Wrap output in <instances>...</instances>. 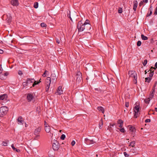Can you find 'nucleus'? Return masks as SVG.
I'll return each instance as SVG.
<instances>
[{
    "mask_svg": "<svg viewBox=\"0 0 157 157\" xmlns=\"http://www.w3.org/2000/svg\"><path fill=\"white\" fill-rule=\"evenodd\" d=\"M8 108L6 106H3L0 108V117H3L7 113Z\"/></svg>",
    "mask_w": 157,
    "mask_h": 157,
    "instance_id": "1",
    "label": "nucleus"
},
{
    "mask_svg": "<svg viewBox=\"0 0 157 157\" xmlns=\"http://www.w3.org/2000/svg\"><path fill=\"white\" fill-rule=\"evenodd\" d=\"M51 82V78L49 77H47L45 80V84L46 85L45 91L46 92H48Z\"/></svg>",
    "mask_w": 157,
    "mask_h": 157,
    "instance_id": "2",
    "label": "nucleus"
},
{
    "mask_svg": "<svg viewBox=\"0 0 157 157\" xmlns=\"http://www.w3.org/2000/svg\"><path fill=\"white\" fill-rule=\"evenodd\" d=\"M77 28L79 32H82L85 30V25L82 24L81 21L78 22Z\"/></svg>",
    "mask_w": 157,
    "mask_h": 157,
    "instance_id": "3",
    "label": "nucleus"
},
{
    "mask_svg": "<svg viewBox=\"0 0 157 157\" xmlns=\"http://www.w3.org/2000/svg\"><path fill=\"white\" fill-rule=\"evenodd\" d=\"M128 74L130 76L134 78L135 81H134L135 82V83H136L137 78V74L134 71H129L128 72Z\"/></svg>",
    "mask_w": 157,
    "mask_h": 157,
    "instance_id": "4",
    "label": "nucleus"
},
{
    "mask_svg": "<svg viewBox=\"0 0 157 157\" xmlns=\"http://www.w3.org/2000/svg\"><path fill=\"white\" fill-rule=\"evenodd\" d=\"M52 147L53 149L55 150H57L59 148V143L56 140H53L52 141Z\"/></svg>",
    "mask_w": 157,
    "mask_h": 157,
    "instance_id": "5",
    "label": "nucleus"
},
{
    "mask_svg": "<svg viewBox=\"0 0 157 157\" xmlns=\"http://www.w3.org/2000/svg\"><path fill=\"white\" fill-rule=\"evenodd\" d=\"M75 78H76L77 82H81L82 79L81 73L79 71L75 75Z\"/></svg>",
    "mask_w": 157,
    "mask_h": 157,
    "instance_id": "6",
    "label": "nucleus"
},
{
    "mask_svg": "<svg viewBox=\"0 0 157 157\" xmlns=\"http://www.w3.org/2000/svg\"><path fill=\"white\" fill-rule=\"evenodd\" d=\"M140 107L139 105H136L134 109V117L136 118L137 117L138 113L139 111Z\"/></svg>",
    "mask_w": 157,
    "mask_h": 157,
    "instance_id": "7",
    "label": "nucleus"
},
{
    "mask_svg": "<svg viewBox=\"0 0 157 157\" xmlns=\"http://www.w3.org/2000/svg\"><path fill=\"white\" fill-rule=\"evenodd\" d=\"M85 142L87 144H90L96 143L94 140H90L87 138L85 139Z\"/></svg>",
    "mask_w": 157,
    "mask_h": 157,
    "instance_id": "8",
    "label": "nucleus"
},
{
    "mask_svg": "<svg viewBox=\"0 0 157 157\" xmlns=\"http://www.w3.org/2000/svg\"><path fill=\"white\" fill-rule=\"evenodd\" d=\"M17 123L19 124H23L24 121L22 117L20 116L17 119Z\"/></svg>",
    "mask_w": 157,
    "mask_h": 157,
    "instance_id": "9",
    "label": "nucleus"
},
{
    "mask_svg": "<svg viewBox=\"0 0 157 157\" xmlns=\"http://www.w3.org/2000/svg\"><path fill=\"white\" fill-rule=\"evenodd\" d=\"M26 80L28 85L33 83H34L35 82V80L33 78H28Z\"/></svg>",
    "mask_w": 157,
    "mask_h": 157,
    "instance_id": "10",
    "label": "nucleus"
},
{
    "mask_svg": "<svg viewBox=\"0 0 157 157\" xmlns=\"http://www.w3.org/2000/svg\"><path fill=\"white\" fill-rule=\"evenodd\" d=\"M41 130V127H39L36 128L34 131V135L39 134V133Z\"/></svg>",
    "mask_w": 157,
    "mask_h": 157,
    "instance_id": "11",
    "label": "nucleus"
},
{
    "mask_svg": "<svg viewBox=\"0 0 157 157\" xmlns=\"http://www.w3.org/2000/svg\"><path fill=\"white\" fill-rule=\"evenodd\" d=\"M57 93L59 95H60L63 94V91L62 90V86H61L58 87L57 92L56 93V94Z\"/></svg>",
    "mask_w": 157,
    "mask_h": 157,
    "instance_id": "12",
    "label": "nucleus"
},
{
    "mask_svg": "<svg viewBox=\"0 0 157 157\" xmlns=\"http://www.w3.org/2000/svg\"><path fill=\"white\" fill-rule=\"evenodd\" d=\"M85 25V30L87 31L90 30L91 28V25L90 24H87V25Z\"/></svg>",
    "mask_w": 157,
    "mask_h": 157,
    "instance_id": "13",
    "label": "nucleus"
},
{
    "mask_svg": "<svg viewBox=\"0 0 157 157\" xmlns=\"http://www.w3.org/2000/svg\"><path fill=\"white\" fill-rule=\"evenodd\" d=\"M133 10L134 11H136V9L137 6L138 2L136 0L134 1L133 2Z\"/></svg>",
    "mask_w": 157,
    "mask_h": 157,
    "instance_id": "14",
    "label": "nucleus"
},
{
    "mask_svg": "<svg viewBox=\"0 0 157 157\" xmlns=\"http://www.w3.org/2000/svg\"><path fill=\"white\" fill-rule=\"evenodd\" d=\"M7 96L6 94H4L0 95V100H6V99Z\"/></svg>",
    "mask_w": 157,
    "mask_h": 157,
    "instance_id": "15",
    "label": "nucleus"
},
{
    "mask_svg": "<svg viewBox=\"0 0 157 157\" xmlns=\"http://www.w3.org/2000/svg\"><path fill=\"white\" fill-rule=\"evenodd\" d=\"M11 4L13 6H17L18 5V0H12Z\"/></svg>",
    "mask_w": 157,
    "mask_h": 157,
    "instance_id": "16",
    "label": "nucleus"
},
{
    "mask_svg": "<svg viewBox=\"0 0 157 157\" xmlns=\"http://www.w3.org/2000/svg\"><path fill=\"white\" fill-rule=\"evenodd\" d=\"M6 20L8 23H10L12 21V17L10 14L9 13L7 15V18Z\"/></svg>",
    "mask_w": 157,
    "mask_h": 157,
    "instance_id": "17",
    "label": "nucleus"
},
{
    "mask_svg": "<svg viewBox=\"0 0 157 157\" xmlns=\"http://www.w3.org/2000/svg\"><path fill=\"white\" fill-rule=\"evenodd\" d=\"M117 124H120L119 125V127L120 128H121L123 127V121L121 119L119 120L118 121H117Z\"/></svg>",
    "mask_w": 157,
    "mask_h": 157,
    "instance_id": "18",
    "label": "nucleus"
},
{
    "mask_svg": "<svg viewBox=\"0 0 157 157\" xmlns=\"http://www.w3.org/2000/svg\"><path fill=\"white\" fill-rule=\"evenodd\" d=\"M27 98L29 101H30L33 99V96L32 94H28Z\"/></svg>",
    "mask_w": 157,
    "mask_h": 157,
    "instance_id": "19",
    "label": "nucleus"
},
{
    "mask_svg": "<svg viewBox=\"0 0 157 157\" xmlns=\"http://www.w3.org/2000/svg\"><path fill=\"white\" fill-rule=\"evenodd\" d=\"M149 71H150V72L149 73V77L150 78H151V77L153 76L154 74V71L153 70H152L150 69L149 70H148V71H147L148 72H149Z\"/></svg>",
    "mask_w": 157,
    "mask_h": 157,
    "instance_id": "20",
    "label": "nucleus"
},
{
    "mask_svg": "<svg viewBox=\"0 0 157 157\" xmlns=\"http://www.w3.org/2000/svg\"><path fill=\"white\" fill-rule=\"evenodd\" d=\"M45 129L47 132H49L50 131V128L48 125H45Z\"/></svg>",
    "mask_w": 157,
    "mask_h": 157,
    "instance_id": "21",
    "label": "nucleus"
},
{
    "mask_svg": "<svg viewBox=\"0 0 157 157\" xmlns=\"http://www.w3.org/2000/svg\"><path fill=\"white\" fill-rule=\"evenodd\" d=\"M11 146L12 149L14 151H16V152L18 153L20 152V150L19 149H17V148H15L13 144H12Z\"/></svg>",
    "mask_w": 157,
    "mask_h": 157,
    "instance_id": "22",
    "label": "nucleus"
},
{
    "mask_svg": "<svg viewBox=\"0 0 157 157\" xmlns=\"http://www.w3.org/2000/svg\"><path fill=\"white\" fill-rule=\"evenodd\" d=\"M103 124V123L102 119H101L100 121L99 124V127L100 129H101L102 128Z\"/></svg>",
    "mask_w": 157,
    "mask_h": 157,
    "instance_id": "23",
    "label": "nucleus"
},
{
    "mask_svg": "<svg viewBox=\"0 0 157 157\" xmlns=\"http://www.w3.org/2000/svg\"><path fill=\"white\" fill-rule=\"evenodd\" d=\"M98 109L101 112L104 113V110L103 108L101 106H99L98 107Z\"/></svg>",
    "mask_w": 157,
    "mask_h": 157,
    "instance_id": "24",
    "label": "nucleus"
},
{
    "mask_svg": "<svg viewBox=\"0 0 157 157\" xmlns=\"http://www.w3.org/2000/svg\"><path fill=\"white\" fill-rule=\"evenodd\" d=\"M41 79H40L39 80V81L38 82L36 81H35L34 83H33V84L32 86L34 87L35 85H36L37 84H38L39 83H40V82H41Z\"/></svg>",
    "mask_w": 157,
    "mask_h": 157,
    "instance_id": "25",
    "label": "nucleus"
},
{
    "mask_svg": "<svg viewBox=\"0 0 157 157\" xmlns=\"http://www.w3.org/2000/svg\"><path fill=\"white\" fill-rule=\"evenodd\" d=\"M152 9L151 8V6L150 7L149 9V10H150V12L149 13H148L147 14V17L150 16L151 15V14L152 13Z\"/></svg>",
    "mask_w": 157,
    "mask_h": 157,
    "instance_id": "26",
    "label": "nucleus"
},
{
    "mask_svg": "<svg viewBox=\"0 0 157 157\" xmlns=\"http://www.w3.org/2000/svg\"><path fill=\"white\" fill-rule=\"evenodd\" d=\"M151 79V78H150V77H147L145 78V82H147L148 83H149Z\"/></svg>",
    "mask_w": 157,
    "mask_h": 157,
    "instance_id": "27",
    "label": "nucleus"
},
{
    "mask_svg": "<svg viewBox=\"0 0 157 157\" xmlns=\"http://www.w3.org/2000/svg\"><path fill=\"white\" fill-rule=\"evenodd\" d=\"M141 37L142 39L143 40H146L148 39L147 37V36H144L143 34H141Z\"/></svg>",
    "mask_w": 157,
    "mask_h": 157,
    "instance_id": "28",
    "label": "nucleus"
},
{
    "mask_svg": "<svg viewBox=\"0 0 157 157\" xmlns=\"http://www.w3.org/2000/svg\"><path fill=\"white\" fill-rule=\"evenodd\" d=\"M51 78H52V80H54V81L56 79V76L55 74H52L51 75Z\"/></svg>",
    "mask_w": 157,
    "mask_h": 157,
    "instance_id": "29",
    "label": "nucleus"
},
{
    "mask_svg": "<svg viewBox=\"0 0 157 157\" xmlns=\"http://www.w3.org/2000/svg\"><path fill=\"white\" fill-rule=\"evenodd\" d=\"M154 91L153 90L152 92V93L150 95L149 97V98H150V99H152L154 96Z\"/></svg>",
    "mask_w": 157,
    "mask_h": 157,
    "instance_id": "30",
    "label": "nucleus"
},
{
    "mask_svg": "<svg viewBox=\"0 0 157 157\" xmlns=\"http://www.w3.org/2000/svg\"><path fill=\"white\" fill-rule=\"evenodd\" d=\"M150 100L151 99H150V98H148L144 100V101L145 103L148 104Z\"/></svg>",
    "mask_w": 157,
    "mask_h": 157,
    "instance_id": "31",
    "label": "nucleus"
},
{
    "mask_svg": "<svg viewBox=\"0 0 157 157\" xmlns=\"http://www.w3.org/2000/svg\"><path fill=\"white\" fill-rule=\"evenodd\" d=\"M38 6V3L37 2H35L34 4V7L35 8H37Z\"/></svg>",
    "mask_w": 157,
    "mask_h": 157,
    "instance_id": "32",
    "label": "nucleus"
},
{
    "mask_svg": "<svg viewBox=\"0 0 157 157\" xmlns=\"http://www.w3.org/2000/svg\"><path fill=\"white\" fill-rule=\"evenodd\" d=\"M147 59H145L144 60V62H143V64L144 66H145L147 63Z\"/></svg>",
    "mask_w": 157,
    "mask_h": 157,
    "instance_id": "33",
    "label": "nucleus"
},
{
    "mask_svg": "<svg viewBox=\"0 0 157 157\" xmlns=\"http://www.w3.org/2000/svg\"><path fill=\"white\" fill-rule=\"evenodd\" d=\"M135 144V141H132L130 143L129 146H131L132 147H134Z\"/></svg>",
    "mask_w": 157,
    "mask_h": 157,
    "instance_id": "34",
    "label": "nucleus"
},
{
    "mask_svg": "<svg viewBox=\"0 0 157 157\" xmlns=\"http://www.w3.org/2000/svg\"><path fill=\"white\" fill-rule=\"evenodd\" d=\"M22 84L24 87H25L27 86L28 85V83H27V81H26V82H23L22 83Z\"/></svg>",
    "mask_w": 157,
    "mask_h": 157,
    "instance_id": "35",
    "label": "nucleus"
},
{
    "mask_svg": "<svg viewBox=\"0 0 157 157\" xmlns=\"http://www.w3.org/2000/svg\"><path fill=\"white\" fill-rule=\"evenodd\" d=\"M157 81H155V83L154 85V86H153V88L152 89V90H153L154 91H155V87L156 86V85L157 84Z\"/></svg>",
    "mask_w": 157,
    "mask_h": 157,
    "instance_id": "36",
    "label": "nucleus"
},
{
    "mask_svg": "<svg viewBox=\"0 0 157 157\" xmlns=\"http://www.w3.org/2000/svg\"><path fill=\"white\" fill-rule=\"evenodd\" d=\"M2 144L3 146H6L7 145L8 143L7 142H3Z\"/></svg>",
    "mask_w": 157,
    "mask_h": 157,
    "instance_id": "37",
    "label": "nucleus"
},
{
    "mask_svg": "<svg viewBox=\"0 0 157 157\" xmlns=\"http://www.w3.org/2000/svg\"><path fill=\"white\" fill-rule=\"evenodd\" d=\"M65 138V135L64 134H62L60 137V139L62 140H64Z\"/></svg>",
    "mask_w": 157,
    "mask_h": 157,
    "instance_id": "38",
    "label": "nucleus"
},
{
    "mask_svg": "<svg viewBox=\"0 0 157 157\" xmlns=\"http://www.w3.org/2000/svg\"><path fill=\"white\" fill-rule=\"evenodd\" d=\"M36 136L34 137V139L35 140H37V139H38L40 137L39 134H37V135H35Z\"/></svg>",
    "mask_w": 157,
    "mask_h": 157,
    "instance_id": "39",
    "label": "nucleus"
},
{
    "mask_svg": "<svg viewBox=\"0 0 157 157\" xmlns=\"http://www.w3.org/2000/svg\"><path fill=\"white\" fill-rule=\"evenodd\" d=\"M141 44V42L140 41H137V45L138 46H140Z\"/></svg>",
    "mask_w": 157,
    "mask_h": 157,
    "instance_id": "40",
    "label": "nucleus"
},
{
    "mask_svg": "<svg viewBox=\"0 0 157 157\" xmlns=\"http://www.w3.org/2000/svg\"><path fill=\"white\" fill-rule=\"evenodd\" d=\"M118 12L119 13H121L122 12V9L121 8H119L118 9Z\"/></svg>",
    "mask_w": 157,
    "mask_h": 157,
    "instance_id": "41",
    "label": "nucleus"
},
{
    "mask_svg": "<svg viewBox=\"0 0 157 157\" xmlns=\"http://www.w3.org/2000/svg\"><path fill=\"white\" fill-rule=\"evenodd\" d=\"M89 21L88 20H86L85 22L83 23V25L85 24V25H87V24H90L89 23Z\"/></svg>",
    "mask_w": 157,
    "mask_h": 157,
    "instance_id": "42",
    "label": "nucleus"
},
{
    "mask_svg": "<svg viewBox=\"0 0 157 157\" xmlns=\"http://www.w3.org/2000/svg\"><path fill=\"white\" fill-rule=\"evenodd\" d=\"M124 156L125 157H129V155L126 152H124Z\"/></svg>",
    "mask_w": 157,
    "mask_h": 157,
    "instance_id": "43",
    "label": "nucleus"
},
{
    "mask_svg": "<svg viewBox=\"0 0 157 157\" xmlns=\"http://www.w3.org/2000/svg\"><path fill=\"white\" fill-rule=\"evenodd\" d=\"M48 72V71H47L45 70V71L44 72V73L42 75L44 77H46V73Z\"/></svg>",
    "mask_w": 157,
    "mask_h": 157,
    "instance_id": "44",
    "label": "nucleus"
},
{
    "mask_svg": "<svg viewBox=\"0 0 157 157\" xmlns=\"http://www.w3.org/2000/svg\"><path fill=\"white\" fill-rule=\"evenodd\" d=\"M125 106L126 107H128L129 106V102H125Z\"/></svg>",
    "mask_w": 157,
    "mask_h": 157,
    "instance_id": "45",
    "label": "nucleus"
},
{
    "mask_svg": "<svg viewBox=\"0 0 157 157\" xmlns=\"http://www.w3.org/2000/svg\"><path fill=\"white\" fill-rule=\"evenodd\" d=\"M41 26L42 27H44L46 26V24L44 23H42L40 24Z\"/></svg>",
    "mask_w": 157,
    "mask_h": 157,
    "instance_id": "46",
    "label": "nucleus"
},
{
    "mask_svg": "<svg viewBox=\"0 0 157 157\" xmlns=\"http://www.w3.org/2000/svg\"><path fill=\"white\" fill-rule=\"evenodd\" d=\"M150 121H151V120L150 119H147L145 121V123L150 122Z\"/></svg>",
    "mask_w": 157,
    "mask_h": 157,
    "instance_id": "47",
    "label": "nucleus"
},
{
    "mask_svg": "<svg viewBox=\"0 0 157 157\" xmlns=\"http://www.w3.org/2000/svg\"><path fill=\"white\" fill-rule=\"evenodd\" d=\"M120 132H124V128H121V129H120Z\"/></svg>",
    "mask_w": 157,
    "mask_h": 157,
    "instance_id": "48",
    "label": "nucleus"
},
{
    "mask_svg": "<svg viewBox=\"0 0 157 157\" xmlns=\"http://www.w3.org/2000/svg\"><path fill=\"white\" fill-rule=\"evenodd\" d=\"M154 14L155 15H157V6L156 7V8H155V12H154Z\"/></svg>",
    "mask_w": 157,
    "mask_h": 157,
    "instance_id": "49",
    "label": "nucleus"
},
{
    "mask_svg": "<svg viewBox=\"0 0 157 157\" xmlns=\"http://www.w3.org/2000/svg\"><path fill=\"white\" fill-rule=\"evenodd\" d=\"M18 74L19 75H21L23 74V73L21 71L19 70L18 72Z\"/></svg>",
    "mask_w": 157,
    "mask_h": 157,
    "instance_id": "50",
    "label": "nucleus"
},
{
    "mask_svg": "<svg viewBox=\"0 0 157 157\" xmlns=\"http://www.w3.org/2000/svg\"><path fill=\"white\" fill-rule=\"evenodd\" d=\"M75 142L74 140H73L71 142V145L72 146H73L75 145Z\"/></svg>",
    "mask_w": 157,
    "mask_h": 157,
    "instance_id": "51",
    "label": "nucleus"
},
{
    "mask_svg": "<svg viewBox=\"0 0 157 157\" xmlns=\"http://www.w3.org/2000/svg\"><path fill=\"white\" fill-rule=\"evenodd\" d=\"M143 2H143V1H141L139 4V6H142L143 4Z\"/></svg>",
    "mask_w": 157,
    "mask_h": 157,
    "instance_id": "52",
    "label": "nucleus"
},
{
    "mask_svg": "<svg viewBox=\"0 0 157 157\" xmlns=\"http://www.w3.org/2000/svg\"><path fill=\"white\" fill-rule=\"evenodd\" d=\"M56 43H58V44H59L60 43V40L58 39H56Z\"/></svg>",
    "mask_w": 157,
    "mask_h": 157,
    "instance_id": "53",
    "label": "nucleus"
},
{
    "mask_svg": "<svg viewBox=\"0 0 157 157\" xmlns=\"http://www.w3.org/2000/svg\"><path fill=\"white\" fill-rule=\"evenodd\" d=\"M8 73L7 72H5L4 74V75L5 76H6L7 75H8Z\"/></svg>",
    "mask_w": 157,
    "mask_h": 157,
    "instance_id": "54",
    "label": "nucleus"
},
{
    "mask_svg": "<svg viewBox=\"0 0 157 157\" xmlns=\"http://www.w3.org/2000/svg\"><path fill=\"white\" fill-rule=\"evenodd\" d=\"M108 130H109L111 132V130H112V128L111 127H108L107 128Z\"/></svg>",
    "mask_w": 157,
    "mask_h": 157,
    "instance_id": "55",
    "label": "nucleus"
},
{
    "mask_svg": "<svg viewBox=\"0 0 157 157\" xmlns=\"http://www.w3.org/2000/svg\"><path fill=\"white\" fill-rule=\"evenodd\" d=\"M130 129L132 130V132L134 131V130L135 129L134 128H132V127H130Z\"/></svg>",
    "mask_w": 157,
    "mask_h": 157,
    "instance_id": "56",
    "label": "nucleus"
},
{
    "mask_svg": "<svg viewBox=\"0 0 157 157\" xmlns=\"http://www.w3.org/2000/svg\"><path fill=\"white\" fill-rule=\"evenodd\" d=\"M3 53V51L2 50L0 49V54H2Z\"/></svg>",
    "mask_w": 157,
    "mask_h": 157,
    "instance_id": "57",
    "label": "nucleus"
},
{
    "mask_svg": "<svg viewBox=\"0 0 157 157\" xmlns=\"http://www.w3.org/2000/svg\"><path fill=\"white\" fill-rule=\"evenodd\" d=\"M157 68H156V67H151L150 69L152 70L151 69H154L155 70V69H156Z\"/></svg>",
    "mask_w": 157,
    "mask_h": 157,
    "instance_id": "58",
    "label": "nucleus"
},
{
    "mask_svg": "<svg viewBox=\"0 0 157 157\" xmlns=\"http://www.w3.org/2000/svg\"><path fill=\"white\" fill-rule=\"evenodd\" d=\"M143 2L145 3H147L148 2V0H143Z\"/></svg>",
    "mask_w": 157,
    "mask_h": 157,
    "instance_id": "59",
    "label": "nucleus"
},
{
    "mask_svg": "<svg viewBox=\"0 0 157 157\" xmlns=\"http://www.w3.org/2000/svg\"><path fill=\"white\" fill-rule=\"evenodd\" d=\"M115 124H111L110 123V125L111 126H112V127H113V126H114Z\"/></svg>",
    "mask_w": 157,
    "mask_h": 157,
    "instance_id": "60",
    "label": "nucleus"
},
{
    "mask_svg": "<svg viewBox=\"0 0 157 157\" xmlns=\"http://www.w3.org/2000/svg\"><path fill=\"white\" fill-rule=\"evenodd\" d=\"M68 15V17H69L70 18V20H71V21H72V19L71 18V16H70V14H69V15Z\"/></svg>",
    "mask_w": 157,
    "mask_h": 157,
    "instance_id": "61",
    "label": "nucleus"
},
{
    "mask_svg": "<svg viewBox=\"0 0 157 157\" xmlns=\"http://www.w3.org/2000/svg\"><path fill=\"white\" fill-rule=\"evenodd\" d=\"M148 70H146L145 71H144V72H145V74H146L148 72L147 71H148Z\"/></svg>",
    "mask_w": 157,
    "mask_h": 157,
    "instance_id": "62",
    "label": "nucleus"
},
{
    "mask_svg": "<svg viewBox=\"0 0 157 157\" xmlns=\"http://www.w3.org/2000/svg\"><path fill=\"white\" fill-rule=\"evenodd\" d=\"M3 69L2 68H1L0 69V74H1V73H2V71Z\"/></svg>",
    "mask_w": 157,
    "mask_h": 157,
    "instance_id": "63",
    "label": "nucleus"
},
{
    "mask_svg": "<svg viewBox=\"0 0 157 157\" xmlns=\"http://www.w3.org/2000/svg\"><path fill=\"white\" fill-rule=\"evenodd\" d=\"M155 66L156 67V68H157V62L155 63Z\"/></svg>",
    "mask_w": 157,
    "mask_h": 157,
    "instance_id": "64",
    "label": "nucleus"
}]
</instances>
